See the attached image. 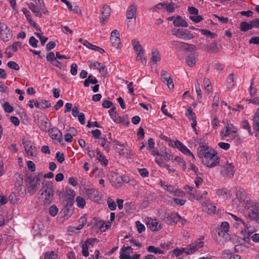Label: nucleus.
I'll return each instance as SVG.
<instances>
[{
    "mask_svg": "<svg viewBox=\"0 0 259 259\" xmlns=\"http://www.w3.org/2000/svg\"><path fill=\"white\" fill-rule=\"evenodd\" d=\"M197 155L199 157L205 159L204 165L208 167H215L219 163L220 158L217 152L207 146H199L197 149Z\"/></svg>",
    "mask_w": 259,
    "mask_h": 259,
    "instance_id": "obj_1",
    "label": "nucleus"
},
{
    "mask_svg": "<svg viewBox=\"0 0 259 259\" xmlns=\"http://www.w3.org/2000/svg\"><path fill=\"white\" fill-rule=\"evenodd\" d=\"M45 180L42 176L38 175L36 177L28 176L25 179L26 185L28 192L33 195L40 187L41 184L44 183Z\"/></svg>",
    "mask_w": 259,
    "mask_h": 259,
    "instance_id": "obj_2",
    "label": "nucleus"
},
{
    "mask_svg": "<svg viewBox=\"0 0 259 259\" xmlns=\"http://www.w3.org/2000/svg\"><path fill=\"white\" fill-rule=\"evenodd\" d=\"M245 208L249 218L252 220H256L259 216V203L246 200Z\"/></svg>",
    "mask_w": 259,
    "mask_h": 259,
    "instance_id": "obj_3",
    "label": "nucleus"
},
{
    "mask_svg": "<svg viewBox=\"0 0 259 259\" xmlns=\"http://www.w3.org/2000/svg\"><path fill=\"white\" fill-rule=\"evenodd\" d=\"M42 190L41 195L45 193V197L44 198V204L48 205L51 203L53 199L54 188L53 183L50 182H47Z\"/></svg>",
    "mask_w": 259,
    "mask_h": 259,
    "instance_id": "obj_4",
    "label": "nucleus"
},
{
    "mask_svg": "<svg viewBox=\"0 0 259 259\" xmlns=\"http://www.w3.org/2000/svg\"><path fill=\"white\" fill-rule=\"evenodd\" d=\"M22 144L28 156L31 157L36 156L37 154L36 148L35 144L32 141L23 139L22 140Z\"/></svg>",
    "mask_w": 259,
    "mask_h": 259,
    "instance_id": "obj_5",
    "label": "nucleus"
},
{
    "mask_svg": "<svg viewBox=\"0 0 259 259\" xmlns=\"http://www.w3.org/2000/svg\"><path fill=\"white\" fill-rule=\"evenodd\" d=\"M12 31L4 23L0 22V38L5 41H8L12 38Z\"/></svg>",
    "mask_w": 259,
    "mask_h": 259,
    "instance_id": "obj_6",
    "label": "nucleus"
},
{
    "mask_svg": "<svg viewBox=\"0 0 259 259\" xmlns=\"http://www.w3.org/2000/svg\"><path fill=\"white\" fill-rule=\"evenodd\" d=\"M172 33L174 35L177 36V37L186 40H189L194 37L193 34L190 32L181 28H174L172 30Z\"/></svg>",
    "mask_w": 259,
    "mask_h": 259,
    "instance_id": "obj_7",
    "label": "nucleus"
},
{
    "mask_svg": "<svg viewBox=\"0 0 259 259\" xmlns=\"http://www.w3.org/2000/svg\"><path fill=\"white\" fill-rule=\"evenodd\" d=\"M159 185L165 191L176 196H180L184 193L183 191L176 189L174 186L167 185L165 182L160 180Z\"/></svg>",
    "mask_w": 259,
    "mask_h": 259,
    "instance_id": "obj_8",
    "label": "nucleus"
},
{
    "mask_svg": "<svg viewBox=\"0 0 259 259\" xmlns=\"http://www.w3.org/2000/svg\"><path fill=\"white\" fill-rule=\"evenodd\" d=\"M110 181L112 185L116 188H120L123 182L126 183L128 182L125 177L122 178V176L115 172L111 174Z\"/></svg>",
    "mask_w": 259,
    "mask_h": 259,
    "instance_id": "obj_9",
    "label": "nucleus"
},
{
    "mask_svg": "<svg viewBox=\"0 0 259 259\" xmlns=\"http://www.w3.org/2000/svg\"><path fill=\"white\" fill-rule=\"evenodd\" d=\"M203 244L204 242L201 241L192 242L186 247H184L183 251H184V253L187 254H193L199 248L203 247Z\"/></svg>",
    "mask_w": 259,
    "mask_h": 259,
    "instance_id": "obj_10",
    "label": "nucleus"
},
{
    "mask_svg": "<svg viewBox=\"0 0 259 259\" xmlns=\"http://www.w3.org/2000/svg\"><path fill=\"white\" fill-rule=\"evenodd\" d=\"M241 224H242L244 227V229L242 230L241 232L242 235L243 236V239H245L246 238H249L250 235L252 234L253 230H252L251 229H250V227H248L242 220V222L235 221L233 224V226L234 227L237 228L240 226Z\"/></svg>",
    "mask_w": 259,
    "mask_h": 259,
    "instance_id": "obj_11",
    "label": "nucleus"
},
{
    "mask_svg": "<svg viewBox=\"0 0 259 259\" xmlns=\"http://www.w3.org/2000/svg\"><path fill=\"white\" fill-rule=\"evenodd\" d=\"M48 119L47 117L41 114L40 116H37V118L35 119V123L39 126L40 129L42 131H46L49 127L48 126Z\"/></svg>",
    "mask_w": 259,
    "mask_h": 259,
    "instance_id": "obj_12",
    "label": "nucleus"
},
{
    "mask_svg": "<svg viewBox=\"0 0 259 259\" xmlns=\"http://www.w3.org/2000/svg\"><path fill=\"white\" fill-rule=\"evenodd\" d=\"M229 230V224L227 222L222 223L220 228L219 230L218 234L220 236H222L225 239L228 240L230 239V236L228 233Z\"/></svg>",
    "mask_w": 259,
    "mask_h": 259,
    "instance_id": "obj_13",
    "label": "nucleus"
},
{
    "mask_svg": "<svg viewBox=\"0 0 259 259\" xmlns=\"http://www.w3.org/2000/svg\"><path fill=\"white\" fill-rule=\"evenodd\" d=\"M147 226L152 231H157L161 228V224L157 219L148 218L147 219Z\"/></svg>",
    "mask_w": 259,
    "mask_h": 259,
    "instance_id": "obj_14",
    "label": "nucleus"
},
{
    "mask_svg": "<svg viewBox=\"0 0 259 259\" xmlns=\"http://www.w3.org/2000/svg\"><path fill=\"white\" fill-rule=\"evenodd\" d=\"M50 137L53 140H56L59 142L62 140V134L61 132L56 127H53L49 131Z\"/></svg>",
    "mask_w": 259,
    "mask_h": 259,
    "instance_id": "obj_15",
    "label": "nucleus"
},
{
    "mask_svg": "<svg viewBox=\"0 0 259 259\" xmlns=\"http://www.w3.org/2000/svg\"><path fill=\"white\" fill-rule=\"evenodd\" d=\"M175 146L184 154H186V155L191 156L193 160L195 159V157L193 153L183 143L179 142V141H176L175 142Z\"/></svg>",
    "mask_w": 259,
    "mask_h": 259,
    "instance_id": "obj_16",
    "label": "nucleus"
},
{
    "mask_svg": "<svg viewBox=\"0 0 259 259\" xmlns=\"http://www.w3.org/2000/svg\"><path fill=\"white\" fill-rule=\"evenodd\" d=\"M161 78L163 81L166 83L167 87L169 89H172L174 88V84L173 80L171 77L169 76L168 73L165 70H162L161 71Z\"/></svg>",
    "mask_w": 259,
    "mask_h": 259,
    "instance_id": "obj_17",
    "label": "nucleus"
},
{
    "mask_svg": "<svg viewBox=\"0 0 259 259\" xmlns=\"http://www.w3.org/2000/svg\"><path fill=\"white\" fill-rule=\"evenodd\" d=\"M88 197L91 200L98 201L100 199L99 192L95 189H89L86 191Z\"/></svg>",
    "mask_w": 259,
    "mask_h": 259,
    "instance_id": "obj_18",
    "label": "nucleus"
},
{
    "mask_svg": "<svg viewBox=\"0 0 259 259\" xmlns=\"http://www.w3.org/2000/svg\"><path fill=\"white\" fill-rule=\"evenodd\" d=\"M97 240L96 238L89 239L82 245V253L84 256L87 257L89 255L88 251L89 245L93 244L94 242Z\"/></svg>",
    "mask_w": 259,
    "mask_h": 259,
    "instance_id": "obj_19",
    "label": "nucleus"
},
{
    "mask_svg": "<svg viewBox=\"0 0 259 259\" xmlns=\"http://www.w3.org/2000/svg\"><path fill=\"white\" fill-rule=\"evenodd\" d=\"M137 6L135 4L131 5L126 11V17L128 19H134V23L136 22Z\"/></svg>",
    "mask_w": 259,
    "mask_h": 259,
    "instance_id": "obj_20",
    "label": "nucleus"
},
{
    "mask_svg": "<svg viewBox=\"0 0 259 259\" xmlns=\"http://www.w3.org/2000/svg\"><path fill=\"white\" fill-rule=\"evenodd\" d=\"M234 167L232 164H228L224 167L222 174L229 178H231L234 174Z\"/></svg>",
    "mask_w": 259,
    "mask_h": 259,
    "instance_id": "obj_21",
    "label": "nucleus"
},
{
    "mask_svg": "<svg viewBox=\"0 0 259 259\" xmlns=\"http://www.w3.org/2000/svg\"><path fill=\"white\" fill-rule=\"evenodd\" d=\"M203 207L204 211L210 214L214 213L216 210V206L209 200L204 202Z\"/></svg>",
    "mask_w": 259,
    "mask_h": 259,
    "instance_id": "obj_22",
    "label": "nucleus"
},
{
    "mask_svg": "<svg viewBox=\"0 0 259 259\" xmlns=\"http://www.w3.org/2000/svg\"><path fill=\"white\" fill-rule=\"evenodd\" d=\"M198 60L197 55L195 54H191L186 58V62L190 67H194Z\"/></svg>",
    "mask_w": 259,
    "mask_h": 259,
    "instance_id": "obj_23",
    "label": "nucleus"
},
{
    "mask_svg": "<svg viewBox=\"0 0 259 259\" xmlns=\"http://www.w3.org/2000/svg\"><path fill=\"white\" fill-rule=\"evenodd\" d=\"M225 132H221V135L222 137H226L228 136V133H235L237 132V128L231 123H227L225 125Z\"/></svg>",
    "mask_w": 259,
    "mask_h": 259,
    "instance_id": "obj_24",
    "label": "nucleus"
},
{
    "mask_svg": "<svg viewBox=\"0 0 259 259\" xmlns=\"http://www.w3.org/2000/svg\"><path fill=\"white\" fill-rule=\"evenodd\" d=\"M174 25L176 27H186L188 26V23L180 16H178L175 18Z\"/></svg>",
    "mask_w": 259,
    "mask_h": 259,
    "instance_id": "obj_25",
    "label": "nucleus"
},
{
    "mask_svg": "<svg viewBox=\"0 0 259 259\" xmlns=\"http://www.w3.org/2000/svg\"><path fill=\"white\" fill-rule=\"evenodd\" d=\"M28 8L35 15L38 17H41L42 14L40 12L39 9H38L36 6L32 3H30L27 4Z\"/></svg>",
    "mask_w": 259,
    "mask_h": 259,
    "instance_id": "obj_26",
    "label": "nucleus"
},
{
    "mask_svg": "<svg viewBox=\"0 0 259 259\" xmlns=\"http://www.w3.org/2000/svg\"><path fill=\"white\" fill-rule=\"evenodd\" d=\"M230 192L226 188L218 189L217 191V194L219 197L223 199H226L230 195Z\"/></svg>",
    "mask_w": 259,
    "mask_h": 259,
    "instance_id": "obj_27",
    "label": "nucleus"
},
{
    "mask_svg": "<svg viewBox=\"0 0 259 259\" xmlns=\"http://www.w3.org/2000/svg\"><path fill=\"white\" fill-rule=\"evenodd\" d=\"M101 12L102 14V21H106L109 17L110 14V8L109 6L107 5H105L103 7L102 9L101 10Z\"/></svg>",
    "mask_w": 259,
    "mask_h": 259,
    "instance_id": "obj_28",
    "label": "nucleus"
},
{
    "mask_svg": "<svg viewBox=\"0 0 259 259\" xmlns=\"http://www.w3.org/2000/svg\"><path fill=\"white\" fill-rule=\"evenodd\" d=\"M234 87V74L233 73L230 74L227 80V88L228 90L232 89Z\"/></svg>",
    "mask_w": 259,
    "mask_h": 259,
    "instance_id": "obj_29",
    "label": "nucleus"
},
{
    "mask_svg": "<svg viewBox=\"0 0 259 259\" xmlns=\"http://www.w3.org/2000/svg\"><path fill=\"white\" fill-rule=\"evenodd\" d=\"M252 27V22L251 21L250 23H248L246 22H242L240 24V29L242 31H246L247 30H250Z\"/></svg>",
    "mask_w": 259,
    "mask_h": 259,
    "instance_id": "obj_30",
    "label": "nucleus"
},
{
    "mask_svg": "<svg viewBox=\"0 0 259 259\" xmlns=\"http://www.w3.org/2000/svg\"><path fill=\"white\" fill-rule=\"evenodd\" d=\"M22 12L23 14L25 15L26 19L28 22L32 26H35L36 23L31 19V15L30 14V12L29 11L27 10L26 8H23L22 9Z\"/></svg>",
    "mask_w": 259,
    "mask_h": 259,
    "instance_id": "obj_31",
    "label": "nucleus"
},
{
    "mask_svg": "<svg viewBox=\"0 0 259 259\" xmlns=\"http://www.w3.org/2000/svg\"><path fill=\"white\" fill-rule=\"evenodd\" d=\"M185 115L190 120L193 121L196 120V114L193 112L192 108L191 107L188 108L186 111Z\"/></svg>",
    "mask_w": 259,
    "mask_h": 259,
    "instance_id": "obj_32",
    "label": "nucleus"
},
{
    "mask_svg": "<svg viewBox=\"0 0 259 259\" xmlns=\"http://www.w3.org/2000/svg\"><path fill=\"white\" fill-rule=\"evenodd\" d=\"M98 143L102 146L104 150L108 152L110 149V143L107 141L104 138H100L98 141Z\"/></svg>",
    "mask_w": 259,
    "mask_h": 259,
    "instance_id": "obj_33",
    "label": "nucleus"
},
{
    "mask_svg": "<svg viewBox=\"0 0 259 259\" xmlns=\"http://www.w3.org/2000/svg\"><path fill=\"white\" fill-rule=\"evenodd\" d=\"M110 41L112 44V46L116 48L119 49L120 48V39L119 37L115 36L113 38H110Z\"/></svg>",
    "mask_w": 259,
    "mask_h": 259,
    "instance_id": "obj_34",
    "label": "nucleus"
},
{
    "mask_svg": "<svg viewBox=\"0 0 259 259\" xmlns=\"http://www.w3.org/2000/svg\"><path fill=\"white\" fill-rule=\"evenodd\" d=\"M160 60V54L159 52L156 50L152 51L151 61L154 63H156L157 62Z\"/></svg>",
    "mask_w": 259,
    "mask_h": 259,
    "instance_id": "obj_35",
    "label": "nucleus"
},
{
    "mask_svg": "<svg viewBox=\"0 0 259 259\" xmlns=\"http://www.w3.org/2000/svg\"><path fill=\"white\" fill-rule=\"evenodd\" d=\"M227 137L230 138L232 140L234 141V142L236 144H238L239 142L240 138L239 136V134L237 133V132H235V133H228V136Z\"/></svg>",
    "mask_w": 259,
    "mask_h": 259,
    "instance_id": "obj_36",
    "label": "nucleus"
},
{
    "mask_svg": "<svg viewBox=\"0 0 259 259\" xmlns=\"http://www.w3.org/2000/svg\"><path fill=\"white\" fill-rule=\"evenodd\" d=\"M132 44L133 46L134 49L136 52H140L143 51L142 46L140 45L139 41L137 39H133L132 41Z\"/></svg>",
    "mask_w": 259,
    "mask_h": 259,
    "instance_id": "obj_37",
    "label": "nucleus"
},
{
    "mask_svg": "<svg viewBox=\"0 0 259 259\" xmlns=\"http://www.w3.org/2000/svg\"><path fill=\"white\" fill-rule=\"evenodd\" d=\"M147 251L155 254H164V252L158 247L154 246H150L147 248Z\"/></svg>",
    "mask_w": 259,
    "mask_h": 259,
    "instance_id": "obj_38",
    "label": "nucleus"
},
{
    "mask_svg": "<svg viewBox=\"0 0 259 259\" xmlns=\"http://www.w3.org/2000/svg\"><path fill=\"white\" fill-rule=\"evenodd\" d=\"M140 257V255L139 254H136L131 256L128 254L123 253H120L119 256L120 259H139Z\"/></svg>",
    "mask_w": 259,
    "mask_h": 259,
    "instance_id": "obj_39",
    "label": "nucleus"
},
{
    "mask_svg": "<svg viewBox=\"0 0 259 259\" xmlns=\"http://www.w3.org/2000/svg\"><path fill=\"white\" fill-rule=\"evenodd\" d=\"M76 201L77 206L79 208H82L85 205V199L80 196H77L76 198Z\"/></svg>",
    "mask_w": 259,
    "mask_h": 259,
    "instance_id": "obj_40",
    "label": "nucleus"
},
{
    "mask_svg": "<svg viewBox=\"0 0 259 259\" xmlns=\"http://www.w3.org/2000/svg\"><path fill=\"white\" fill-rule=\"evenodd\" d=\"M219 123L220 121L215 115L211 116V123L213 128H217L219 125Z\"/></svg>",
    "mask_w": 259,
    "mask_h": 259,
    "instance_id": "obj_41",
    "label": "nucleus"
},
{
    "mask_svg": "<svg viewBox=\"0 0 259 259\" xmlns=\"http://www.w3.org/2000/svg\"><path fill=\"white\" fill-rule=\"evenodd\" d=\"M170 43L171 45L180 49H184V48H185V47L186 46V45H188V44L187 43L175 40L171 41Z\"/></svg>",
    "mask_w": 259,
    "mask_h": 259,
    "instance_id": "obj_42",
    "label": "nucleus"
},
{
    "mask_svg": "<svg viewBox=\"0 0 259 259\" xmlns=\"http://www.w3.org/2000/svg\"><path fill=\"white\" fill-rule=\"evenodd\" d=\"M3 107L4 111L7 113H12L14 110V108L8 102L3 105Z\"/></svg>",
    "mask_w": 259,
    "mask_h": 259,
    "instance_id": "obj_43",
    "label": "nucleus"
},
{
    "mask_svg": "<svg viewBox=\"0 0 259 259\" xmlns=\"http://www.w3.org/2000/svg\"><path fill=\"white\" fill-rule=\"evenodd\" d=\"M98 160L101 163V164L104 166H106L108 164V160L106 158L105 156L101 154L97 157Z\"/></svg>",
    "mask_w": 259,
    "mask_h": 259,
    "instance_id": "obj_44",
    "label": "nucleus"
},
{
    "mask_svg": "<svg viewBox=\"0 0 259 259\" xmlns=\"http://www.w3.org/2000/svg\"><path fill=\"white\" fill-rule=\"evenodd\" d=\"M252 126L253 128L256 131H259V119L257 116H252Z\"/></svg>",
    "mask_w": 259,
    "mask_h": 259,
    "instance_id": "obj_45",
    "label": "nucleus"
},
{
    "mask_svg": "<svg viewBox=\"0 0 259 259\" xmlns=\"http://www.w3.org/2000/svg\"><path fill=\"white\" fill-rule=\"evenodd\" d=\"M136 59L138 61H141L142 64L144 65L146 63V59L143 57V52H137Z\"/></svg>",
    "mask_w": 259,
    "mask_h": 259,
    "instance_id": "obj_46",
    "label": "nucleus"
},
{
    "mask_svg": "<svg viewBox=\"0 0 259 259\" xmlns=\"http://www.w3.org/2000/svg\"><path fill=\"white\" fill-rule=\"evenodd\" d=\"M176 161L178 163L179 165L182 167L184 170H185L186 168V164L185 161L181 157H177L175 158Z\"/></svg>",
    "mask_w": 259,
    "mask_h": 259,
    "instance_id": "obj_47",
    "label": "nucleus"
},
{
    "mask_svg": "<svg viewBox=\"0 0 259 259\" xmlns=\"http://www.w3.org/2000/svg\"><path fill=\"white\" fill-rule=\"evenodd\" d=\"M7 66L11 69L15 70H18L19 69V65L14 61H10L7 63Z\"/></svg>",
    "mask_w": 259,
    "mask_h": 259,
    "instance_id": "obj_48",
    "label": "nucleus"
},
{
    "mask_svg": "<svg viewBox=\"0 0 259 259\" xmlns=\"http://www.w3.org/2000/svg\"><path fill=\"white\" fill-rule=\"evenodd\" d=\"M200 31L202 34L210 36L211 38H214L217 36L215 33H212L211 31L207 29H200Z\"/></svg>",
    "mask_w": 259,
    "mask_h": 259,
    "instance_id": "obj_49",
    "label": "nucleus"
},
{
    "mask_svg": "<svg viewBox=\"0 0 259 259\" xmlns=\"http://www.w3.org/2000/svg\"><path fill=\"white\" fill-rule=\"evenodd\" d=\"M58 212V208L54 205L50 207L49 213L52 217H55L57 215Z\"/></svg>",
    "mask_w": 259,
    "mask_h": 259,
    "instance_id": "obj_50",
    "label": "nucleus"
},
{
    "mask_svg": "<svg viewBox=\"0 0 259 259\" xmlns=\"http://www.w3.org/2000/svg\"><path fill=\"white\" fill-rule=\"evenodd\" d=\"M107 203L108 207L111 210H114L116 209V204L115 202L110 198L107 199Z\"/></svg>",
    "mask_w": 259,
    "mask_h": 259,
    "instance_id": "obj_51",
    "label": "nucleus"
},
{
    "mask_svg": "<svg viewBox=\"0 0 259 259\" xmlns=\"http://www.w3.org/2000/svg\"><path fill=\"white\" fill-rule=\"evenodd\" d=\"M21 44L20 42H18V41L15 42L13 44V45L12 46H9L7 48V50H8V49H9L10 48H12L13 52H16L18 50V48L20 47L21 46Z\"/></svg>",
    "mask_w": 259,
    "mask_h": 259,
    "instance_id": "obj_52",
    "label": "nucleus"
},
{
    "mask_svg": "<svg viewBox=\"0 0 259 259\" xmlns=\"http://www.w3.org/2000/svg\"><path fill=\"white\" fill-rule=\"evenodd\" d=\"M242 126L244 129H246L247 130L248 133L250 135H252L251 130V127L250 126V125L249 124V122L247 120H243L242 122Z\"/></svg>",
    "mask_w": 259,
    "mask_h": 259,
    "instance_id": "obj_53",
    "label": "nucleus"
},
{
    "mask_svg": "<svg viewBox=\"0 0 259 259\" xmlns=\"http://www.w3.org/2000/svg\"><path fill=\"white\" fill-rule=\"evenodd\" d=\"M185 189L188 190V193L190 195H192L193 196L194 198H195V197L197 198L198 192H195L194 191V188L193 187L187 186H186Z\"/></svg>",
    "mask_w": 259,
    "mask_h": 259,
    "instance_id": "obj_54",
    "label": "nucleus"
},
{
    "mask_svg": "<svg viewBox=\"0 0 259 259\" xmlns=\"http://www.w3.org/2000/svg\"><path fill=\"white\" fill-rule=\"evenodd\" d=\"M38 40L34 37L31 36L29 40V45L32 47L35 48L37 47Z\"/></svg>",
    "mask_w": 259,
    "mask_h": 259,
    "instance_id": "obj_55",
    "label": "nucleus"
},
{
    "mask_svg": "<svg viewBox=\"0 0 259 259\" xmlns=\"http://www.w3.org/2000/svg\"><path fill=\"white\" fill-rule=\"evenodd\" d=\"M137 231L139 233H141L145 230V227L143 224L141 223L139 221L136 222Z\"/></svg>",
    "mask_w": 259,
    "mask_h": 259,
    "instance_id": "obj_56",
    "label": "nucleus"
},
{
    "mask_svg": "<svg viewBox=\"0 0 259 259\" xmlns=\"http://www.w3.org/2000/svg\"><path fill=\"white\" fill-rule=\"evenodd\" d=\"M46 59L48 61L51 62V63L53 62L56 60L54 53L53 52L49 53L47 54Z\"/></svg>",
    "mask_w": 259,
    "mask_h": 259,
    "instance_id": "obj_57",
    "label": "nucleus"
},
{
    "mask_svg": "<svg viewBox=\"0 0 259 259\" xmlns=\"http://www.w3.org/2000/svg\"><path fill=\"white\" fill-rule=\"evenodd\" d=\"M218 145L220 148L225 150L229 149L230 147V145L229 143L225 142H219Z\"/></svg>",
    "mask_w": 259,
    "mask_h": 259,
    "instance_id": "obj_58",
    "label": "nucleus"
},
{
    "mask_svg": "<svg viewBox=\"0 0 259 259\" xmlns=\"http://www.w3.org/2000/svg\"><path fill=\"white\" fill-rule=\"evenodd\" d=\"M102 64L97 61L89 62V66L90 67H93L94 69H99Z\"/></svg>",
    "mask_w": 259,
    "mask_h": 259,
    "instance_id": "obj_59",
    "label": "nucleus"
},
{
    "mask_svg": "<svg viewBox=\"0 0 259 259\" xmlns=\"http://www.w3.org/2000/svg\"><path fill=\"white\" fill-rule=\"evenodd\" d=\"M219 103V96L217 93L214 94L212 104V107H218Z\"/></svg>",
    "mask_w": 259,
    "mask_h": 259,
    "instance_id": "obj_60",
    "label": "nucleus"
},
{
    "mask_svg": "<svg viewBox=\"0 0 259 259\" xmlns=\"http://www.w3.org/2000/svg\"><path fill=\"white\" fill-rule=\"evenodd\" d=\"M139 172L142 177H148L149 176V172L146 168H139Z\"/></svg>",
    "mask_w": 259,
    "mask_h": 259,
    "instance_id": "obj_61",
    "label": "nucleus"
},
{
    "mask_svg": "<svg viewBox=\"0 0 259 259\" xmlns=\"http://www.w3.org/2000/svg\"><path fill=\"white\" fill-rule=\"evenodd\" d=\"M45 259H57L56 254L54 252H48L45 253Z\"/></svg>",
    "mask_w": 259,
    "mask_h": 259,
    "instance_id": "obj_62",
    "label": "nucleus"
},
{
    "mask_svg": "<svg viewBox=\"0 0 259 259\" xmlns=\"http://www.w3.org/2000/svg\"><path fill=\"white\" fill-rule=\"evenodd\" d=\"M55 157L60 163H62L65 160L64 154L60 153L59 152L56 153Z\"/></svg>",
    "mask_w": 259,
    "mask_h": 259,
    "instance_id": "obj_63",
    "label": "nucleus"
},
{
    "mask_svg": "<svg viewBox=\"0 0 259 259\" xmlns=\"http://www.w3.org/2000/svg\"><path fill=\"white\" fill-rule=\"evenodd\" d=\"M121 253L125 252L127 254L132 253L133 252V248L131 246H123L121 249Z\"/></svg>",
    "mask_w": 259,
    "mask_h": 259,
    "instance_id": "obj_64",
    "label": "nucleus"
}]
</instances>
